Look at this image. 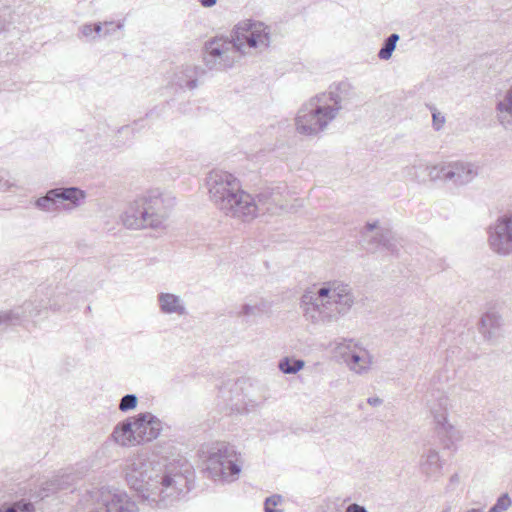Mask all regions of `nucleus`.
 <instances>
[{
  "mask_svg": "<svg viewBox=\"0 0 512 512\" xmlns=\"http://www.w3.org/2000/svg\"><path fill=\"white\" fill-rule=\"evenodd\" d=\"M125 477L127 484L150 505L166 507L190 490L193 471L186 461L165 465L138 454L128 460Z\"/></svg>",
  "mask_w": 512,
  "mask_h": 512,
  "instance_id": "obj_1",
  "label": "nucleus"
},
{
  "mask_svg": "<svg viewBox=\"0 0 512 512\" xmlns=\"http://www.w3.org/2000/svg\"><path fill=\"white\" fill-rule=\"evenodd\" d=\"M271 44V29L260 21L246 19L235 25L231 38L214 37L204 46V64L209 70L232 68L242 55L262 53Z\"/></svg>",
  "mask_w": 512,
  "mask_h": 512,
  "instance_id": "obj_2",
  "label": "nucleus"
},
{
  "mask_svg": "<svg viewBox=\"0 0 512 512\" xmlns=\"http://www.w3.org/2000/svg\"><path fill=\"white\" fill-rule=\"evenodd\" d=\"M351 287L339 280H330L304 292L300 308L307 321L326 326L347 314L354 305Z\"/></svg>",
  "mask_w": 512,
  "mask_h": 512,
  "instance_id": "obj_3",
  "label": "nucleus"
},
{
  "mask_svg": "<svg viewBox=\"0 0 512 512\" xmlns=\"http://www.w3.org/2000/svg\"><path fill=\"white\" fill-rule=\"evenodd\" d=\"M347 95V85L341 83L310 98L299 108L295 116L296 132L310 137L324 132L344 108Z\"/></svg>",
  "mask_w": 512,
  "mask_h": 512,
  "instance_id": "obj_4",
  "label": "nucleus"
},
{
  "mask_svg": "<svg viewBox=\"0 0 512 512\" xmlns=\"http://www.w3.org/2000/svg\"><path fill=\"white\" fill-rule=\"evenodd\" d=\"M294 205L289 204L286 188H272L259 194L258 202L255 198L244 191L242 187L236 192L227 204L220 209L226 216L249 222L257 217L260 210L270 214H278L281 211H292Z\"/></svg>",
  "mask_w": 512,
  "mask_h": 512,
  "instance_id": "obj_5",
  "label": "nucleus"
},
{
  "mask_svg": "<svg viewBox=\"0 0 512 512\" xmlns=\"http://www.w3.org/2000/svg\"><path fill=\"white\" fill-rule=\"evenodd\" d=\"M201 458L213 481L232 483L239 478L243 460L233 445L226 442L205 445L201 448Z\"/></svg>",
  "mask_w": 512,
  "mask_h": 512,
  "instance_id": "obj_6",
  "label": "nucleus"
},
{
  "mask_svg": "<svg viewBox=\"0 0 512 512\" xmlns=\"http://www.w3.org/2000/svg\"><path fill=\"white\" fill-rule=\"evenodd\" d=\"M66 295H57L48 301L34 300L25 301L21 306L14 308L11 311L0 312V326L3 325H17L24 321L35 319L42 315V312L47 308L53 311L65 310Z\"/></svg>",
  "mask_w": 512,
  "mask_h": 512,
  "instance_id": "obj_7",
  "label": "nucleus"
},
{
  "mask_svg": "<svg viewBox=\"0 0 512 512\" xmlns=\"http://www.w3.org/2000/svg\"><path fill=\"white\" fill-rule=\"evenodd\" d=\"M142 205L145 208L148 227L151 229H163L175 206V198L159 190H150L141 196Z\"/></svg>",
  "mask_w": 512,
  "mask_h": 512,
  "instance_id": "obj_8",
  "label": "nucleus"
},
{
  "mask_svg": "<svg viewBox=\"0 0 512 512\" xmlns=\"http://www.w3.org/2000/svg\"><path fill=\"white\" fill-rule=\"evenodd\" d=\"M335 353L357 375H365L372 368L373 355L357 340L342 339L336 344Z\"/></svg>",
  "mask_w": 512,
  "mask_h": 512,
  "instance_id": "obj_9",
  "label": "nucleus"
},
{
  "mask_svg": "<svg viewBox=\"0 0 512 512\" xmlns=\"http://www.w3.org/2000/svg\"><path fill=\"white\" fill-rule=\"evenodd\" d=\"M206 186L211 202L220 210L239 191L241 183L230 172L214 169L206 177Z\"/></svg>",
  "mask_w": 512,
  "mask_h": 512,
  "instance_id": "obj_10",
  "label": "nucleus"
},
{
  "mask_svg": "<svg viewBox=\"0 0 512 512\" xmlns=\"http://www.w3.org/2000/svg\"><path fill=\"white\" fill-rule=\"evenodd\" d=\"M96 507L87 512H139L137 503L123 490L101 487L92 492Z\"/></svg>",
  "mask_w": 512,
  "mask_h": 512,
  "instance_id": "obj_11",
  "label": "nucleus"
},
{
  "mask_svg": "<svg viewBox=\"0 0 512 512\" xmlns=\"http://www.w3.org/2000/svg\"><path fill=\"white\" fill-rule=\"evenodd\" d=\"M488 244L498 255L507 256L512 253V213L501 215L489 227Z\"/></svg>",
  "mask_w": 512,
  "mask_h": 512,
  "instance_id": "obj_12",
  "label": "nucleus"
},
{
  "mask_svg": "<svg viewBox=\"0 0 512 512\" xmlns=\"http://www.w3.org/2000/svg\"><path fill=\"white\" fill-rule=\"evenodd\" d=\"M131 419L138 444L158 438L163 430L162 421L151 412L139 413Z\"/></svg>",
  "mask_w": 512,
  "mask_h": 512,
  "instance_id": "obj_13",
  "label": "nucleus"
},
{
  "mask_svg": "<svg viewBox=\"0 0 512 512\" xmlns=\"http://www.w3.org/2000/svg\"><path fill=\"white\" fill-rule=\"evenodd\" d=\"M444 182L454 186L469 184L478 175L477 166L466 161H451L442 164Z\"/></svg>",
  "mask_w": 512,
  "mask_h": 512,
  "instance_id": "obj_14",
  "label": "nucleus"
},
{
  "mask_svg": "<svg viewBox=\"0 0 512 512\" xmlns=\"http://www.w3.org/2000/svg\"><path fill=\"white\" fill-rule=\"evenodd\" d=\"M145 208L141 196L131 202L121 215L122 224L128 229L140 230L148 227Z\"/></svg>",
  "mask_w": 512,
  "mask_h": 512,
  "instance_id": "obj_15",
  "label": "nucleus"
},
{
  "mask_svg": "<svg viewBox=\"0 0 512 512\" xmlns=\"http://www.w3.org/2000/svg\"><path fill=\"white\" fill-rule=\"evenodd\" d=\"M159 311L164 315H176L182 317L187 315V308L181 296L170 292H160L157 295Z\"/></svg>",
  "mask_w": 512,
  "mask_h": 512,
  "instance_id": "obj_16",
  "label": "nucleus"
},
{
  "mask_svg": "<svg viewBox=\"0 0 512 512\" xmlns=\"http://www.w3.org/2000/svg\"><path fill=\"white\" fill-rule=\"evenodd\" d=\"M201 69L195 65H182L173 73L171 83L181 89L193 90L198 86Z\"/></svg>",
  "mask_w": 512,
  "mask_h": 512,
  "instance_id": "obj_17",
  "label": "nucleus"
},
{
  "mask_svg": "<svg viewBox=\"0 0 512 512\" xmlns=\"http://www.w3.org/2000/svg\"><path fill=\"white\" fill-rule=\"evenodd\" d=\"M495 117L503 129L512 132V86L497 101Z\"/></svg>",
  "mask_w": 512,
  "mask_h": 512,
  "instance_id": "obj_18",
  "label": "nucleus"
},
{
  "mask_svg": "<svg viewBox=\"0 0 512 512\" xmlns=\"http://www.w3.org/2000/svg\"><path fill=\"white\" fill-rule=\"evenodd\" d=\"M112 440L120 446H134L138 444L136 442V436L134 433V427L131 417L118 423L112 434Z\"/></svg>",
  "mask_w": 512,
  "mask_h": 512,
  "instance_id": "obj_19",
  "label": "nucleus"
},
{
  "mask_svg": "<svg viewBox=\"0 0 512 512\" xmlns=\"http://www.w3.org/2000/svg\"><path fill=\"white\" fill-rule=\"evenodd\" d=\"M428 407L435 423L443 422L448 419V412L452 407L451 399L446 393L437 392L434 398L429 401Z\"/></svg>",
  "mask_w": 512,
  "mask_h": 512,
  "instance_id": "obj_20",
  "label": "nucleus"
},
{
  "mask_svg": "<svg viewBox=\"0 0 512 512\" xmlns=\"http://www.w3.org/2000/svg\"><path fill=\"white\" fill-rule=\"evenodd\" d=\"M503 324L502 317L497 312H487L480 320V333L488 340L495 338Z\"/></svg>",
  "mask_w": 512,
  "mask_h": 512,
  "instance_id": "obj_21",
  "label": "nucleus"
},
{
  "mask_svg": "<svg viewBox=\"0 0 512 512\" xmlns=\"http://www.w3.org/2000/svg\"><path fill=\"white\" fill-rule=\"evenodd\" d=\"M270 308V302L266 299L253 298L240 306L238 316L244 318L259 317L269 313Z\"/></svg>",
  "mask_w": 512,
  "mask_h": 512,
  "instance_id": "obj_22",
  "label": "nucleus"
},
{
  "mask_svg": "<svg viewBox=\"0 0 512 512\" xmlns=\"http://www.w3.org/2000/svg\"><path fill=\"white\" fill-rule=\"evenodd\" d=\"M420 467L428 477H436L441 473L442 463L438 451L429 449L421 457Z\"/></svg>",
  "mask_w": 512,
  "mask_h": 512,
  "instance_id": "obj_23",
  "label": "nucleus"
},
{
  "mask_svg": "<svg viewBox=\"0 0 512 512\" xmlns=\"http://www.w3.org/2000/svg\"><path fill=\"white\" fill-rule=\"evenodd\" d=\"M58 201H69L74 206H78L80 201L85 198V192L77 187L54 188Z\"/></svg>",
  "mask_w": 512,
  "mask_h": 512,
  "instance_id": "obj_24",
  "label": "nucleus"
},
{
  "mask_svg": "<svg viewBox=\"0 0 512 512\" xmlns=\"http://www.w3.org/2000/svg\"><path fill=\"white\" fill-rule=\"evenodd\" d=\"M440 432L450 441L451 444L463 439L462 432L451 424L448 419L436 424Z\"/></svg>",
  "mask_w": 512,
  "mask_h": 512,
  "instance_id": "obj_25",
  "label": "nucleus"
},
{
  "mask_svg": "<svg viewBox=\"0 0 512 512\" xmlns=\"http://www.w3.org/2000/svg\"><path fill=\"white\" fill-rule=\"evenodd\" d=\"M57 202V194L54 189H51L45 196L36 200L35 206L45 212H55L57 210Z\"/></svg>",
  "mask_w": 512,
  "mask_h": 512,
  "instance_id": "obj_26",
  "label": "nucleus"
},
{
  "mask_svg": "<svg viewBox=\"0 0 512 512\" xmlns=\"http://www.w3.org/2000/svg\"><path fill=\"white\" fill-rule=\"evenodd\" d=\"M304 365L305 362L301 359L285 357L279 361L278 367L284 374H296Z\"/></svg>",
  "mask_w": 512,
  "mask_h": 512,
  "instance_id": "obj_27",
  "label": "nucleus"
},
{
  "mask_svg": "<svg viewBox=\"0 0 512 512\" xmlns=\"http://www.w3.org/2000/svg\"><path fill=\"white\" fill-rule=\"evenodd\" d=\"M399 39L400 36L397 33H393L389 37H387L383 43V46L378 52L379 59L389 60L392 57V54L396 48Z\"/></svg>",
  "mask_w": 512,
  "mask_h": 512,
  "instance_id": "obj_28",
  "label": "nucleus"
},
{
  "mask_svg": "<svg viewBox=\"0 0 512 512\" xmlns=\"http://www.w3.org/2000/svg\"><path fill=\"white\" fill-rule=\"evenodd\" d=\"M373 242L376 244V248L382 246L388 251H395V244L392 242L393 237L389 231H376L372 237Z\"/></svg>",
  "mask_w": 512,
  "mask_h": 512,
  "instance_id": "obj_29",
  "label": "nucleus"
},
{
  "mask_svg": "<svg viewBox=\"0 0 512 512\" xmlns=\"http://www.w3.org/2000/svg\"><path fill=\"white\" fill-rule=\"evenodd\" d=\"M512 505V500L510 496L505 493L502 494L496 501V503L489 509L488 512H505Z\"/></svg>",
  "mask_w": 512,
  "mask_h": 512,
  "instance_id": "obj_30",
  "label": "nucleus"
},
{
  "mask_svg": "<svg viewBox=\"0 0 512 512\" xmlns=\"http://www.w3.org/2000/svg\"><path fill=\"white\" fill-rule=\"evenodd\" d=\"M0 512H35V508L31 502L18 501L4 510L0 509Z\"/></svg>",
  "mask_w": 512,
  "mask_h": 512,
  "instance_id": "obj_31",
  "label": "nucleus"
},
{
  "mask_svg": "<svg viewBox=\"0 0 512 512\" xmlns=\"http://www.w3.org/2000/svg\"><path fill=\"white\" fill-rule=\"evenodd\" d=\"M284 499L279 494H274L266 498L264 502L265 512H283L281 509H276L277 506L282 505Z\"/></svg>",
  "mask_w": 512,
  "mask_h": 512,
  "instance_id": "obj_32",
  "label": "nucleus"
},
{
  "mask_svg": "<svg viewBox=\"0 0 512 512\" xmlns=\"http://www.w3.org/2000/svg\"><path fill=\"white\" fill-rule=\"evenodd\" d=\"M138 403V398L135 394H127L123 396L119 403V410L122 412H127L136 408Z\"/></svg>",
  "mask_w": 512,
  "mask_h": 512,
  "instance_id": "obj_33",
  "label": "nucleus"
},
{
  "mask_svg": "<svg viewBox=\"0 0 512 512\" xmlns=\"http://www.w3.org/2000/svg\"><path fill=\"white\" fill-rule=\"evenodd\" d=\"M103 25H104V31H103L102 36L107 37V36L114 34V32L117 29H123L125 22H124V20L118 21L117 23L114 21H105V22H103Z\"/></svg>",
  "mask_w": 512,
  "mask_h": 512,
  "instance_id": "obj_34",
  "label": "nucleus"
},
{
  "mask_svg": "<svg viewBox=\"0 0 512 512\" xmlns=\"http://www.w3.org/2000/svg\"><path fill=\"white\" fill-rule=\"evenodd\" d=\"M427 169H428V175H429L431 180H433V181H436V180L444 181V173L442 171V164L434 165V166H431V167L428 166Z\"/></svg>",
  "mask_w": 512,
  "mask_h": 512,
  "instance_id": "obj_35",
  "label": "nucleus"
},
{
  "mask_svg": "<svg viewBox=\"0 0 512 512\" xmlns=\"http://www.w3.org/2000/svg\"><path fill=\"white\" fill-rule=\"evenodd\" d=\"M80 34L82 37L86 38L87 40L94 41L96 40V36L94 34L93 25L91 23L83 24L79 28Z\"/></svg>",
  "mask_w": 512,
  "mask_h": 512,
  "instance_id": "obj_36",
  "label": "nucleus"
},
{
  "mask_svg": "<svg viewBox=\"0 0 512 512\" xmlns=\"http://www.w3.org/2000/svg\"><path fill=\"white\" fill-rule=\"evenodd\" d=\"M432 119H433V127L435 130H440L444 123H445V117L441 115L438 111L434 110L432 113Z\"/></svg>",
  "mask_w": 512,
  "mask_h": 512,
  "instance_id": "obj_37",
  "label": "nucleus"
},
{
  "mask_svg": "<svg viewBox=\"0 0 512 512\" xmlns=\"http://www.w3.org/2000/svg\"><path fill=\"white\" fill-rule=\"evenodd\" d=\"M345 512H368L365 507L356 503L350 504Z\"/></svg>",
  "mask_w": 512,
  "mask_h": 512,
  "instance_id": "obj_38",
  "label": "nucleus"
},
{
  "mask_svg": "<svg viewBox=\"0 0 512 512\" xmlns=\"http://www.w3.org/2000/svg\"><path fill=\"white\" fill-rule=\"evenodd\" d=\"M93 25V30H94V34L96 36V38L98 36H102L103 34V31H104V25L102 22H97L95 24H92Z\"/></svg>",
  "mask_w": 512,
  "mask_h": 512,
  "instance_id": "obj_39",
  "label": "nucleus"
},
{
  "mask_svg": "<svg viewBox=\"0 0 512 512\" xmlns=\"http://www.w3.org/2000/svg\"><path fill=\"white\" fill-rule=\"evenodd\" d=\"M367 403L373 407H378L382 405L383 400L379 398L378 396H372L367 399Z\"/></svg>",
  "mask_w": 512,
  "mask_h": 512,
  "instance_id": "obj_40",
  "label": "nucleus"
},
{
  "mask_svg": "<svg viewBox=\"0 0 512 512\" xmlns=\"http://www.w3.org/2000/svg\"><path fill=\"white\" fill-rule=\"evenodd\" d=\"M216 1L217 0H199L201 5L207 8L214 6L216 4Z\"/></svg>",
  "mask_w": 512,
  "mask_h": 512,
  "instance_id": "obj_41",
  "label": "nucleus"
},
{
  "mask_svg": "<svg viewBox=\"0 0 512 512\" xmlns=\"http://www.w3.org/2000/svg\"><path fill=\"white\" fill-rule=\"evenodd\" d=\"M11 186H12V184L8 180H4L2 177H0V190L8 189Z\"/></svg>",
  "mask_w": 512,
  "mask_h": 512,
  "instance_id": "obj_42",
  "label": "nucleus"
},
{
  "mask_svg": "<svg viewBox=\"0 0 512 512\" xmlns=\"http://www.w3.org/2000/svg\"><path fill=\"white\" fill-rule=\"evenodd\" d=\"M377 227V223H367L366 225V231L367 232H373Z\"/></svg>",
  "mask_w": 512,
  "mask_h": 512,
  "instance_id": "obj_43",
  "label": "nucleus"
},
{
  "mask_svg": "<svg viewBox=\"0 0 512 512\" xmlns=\"http://www.w3.org/2000/svg\"><path fill=\"white\" fill-rule=\"evenodd\" d=\"M466 512H483V511L480 509H477V508H471V509L467 510Z\"/></svg>",
  "mask_w": 512,
  "mask_h": 512,
  "instance_id": "obj_44",
  "label": "nucleus"
},
{
  "mask_svg": "<svg viewBox=\"0 0 512 512\" xmlns=\"http://www.w3.org/2000/svg\"><path fill=\"white\" fill-rule=\"evenodd\" d=\"M413 169H415V166H411V167H410V166H408V167H406V171H407L409 174H411V171H412Z\"/></svg>",
  "mask_w": 512,
  "mask_h": 512,
  "instance_id": "obj_45",
  "label": "nucleus"
},
{
  "mask_svg": "<svg viewBox=\"0 0 512 512\" xmlns=\"http://www.w3.org/2000/svg\"><path fill=\"white\" fill-rule=\"evenodd\" d=\"M127 129H128V127H122V128H121V131H125V130H127Z\"/></svg>",
  "mask_w": 512,
  "mask_h": 512,
  "instance_id": "obj_46",
  "label": "nucleus"
},
{
  "mask_svg": "<svg viewBox=\"0 0 512 512\" xmlns=\"http://www.w3.org/2000/svg\"><path fill=\"white\" fill-rule=\"evenodd\" d=\"M442 512H450V510L449 509H445Z\"/></svg>",
  "mask_w": 512,
  "mask_h": 512,
  "instance_id": "obj_47",
  "label": "nucleus"
}]
</instances>
